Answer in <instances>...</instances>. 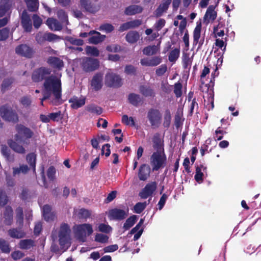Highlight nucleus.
Wrapping results in <instances>:
<instances>
[{
    "label": "nucleus",
    "mask_w": 261,
    "mask_h": 261,
    "mask_svg": "<svg viewBox=\"0 0 261 261\" xmlns=\"http://www.w3.org/2000/svg\"><path fill=\"white\" fill-rule=\"evenodd\" d=\"M4 223L6 225H11L13 222V211L11 206H5L3 212Z\"/></svg>",
    "instance_id": "393cba45"
},
{
    "label": "nucleus",
    "mask_w": 261,
    "mask_h": 261,
    "mask_svg": "<svg viewBox=\"0 0 261 261\" xmlns=\"http://www.w3.org/2000/svg\"><path fill=\"white\" fill-rule=\"evenodd\" d=\"M47 63L54 68L60 70L64 66V62L62 60L56 57H49L47 60Z\"/></svg>",
    "instance_id": "cd10ccee"
},
{
    "label": "nucleus",
    "mask_w": 261,
    "mask_h": 261,
    "mask_svg": "<svg viewBox=\"0 0 261 261\" xmlns=\"http://www.w3.org/2000/svg\"><path fill=\"white\" fill-rule=\"evenodd\" d=\"M33 25L35 29H38L42 23V19L37 14H34L32 16Z\"/></svg>",
    "instance_id": "e2e57ef3"
},
{
    "label": "nucleus",
    "mask_w": 261,
    "mask_h": 261,
    "mask_svg": "<svg viewBox=\"0 0 261 261\" xmlns=\"http://www.w3.org/2000/svg\"><path fill=\"white\" fill-rule=\"evenodd\" d=\"M71 230L68 224L66 223L61 224L59 231V242L62 248L66 247V249L70 245V233Z\"/></svg>",
    "instance_id": "20e7f679"
},
{
    "label": "nucleus",
    "mask_w": 261,
    "mask_h": 261,
    "mask_svg": "<svg viewBox=\"0 0 261 261\" xmlns=\"http://www.w3.org/2000/svg\"><path fill=\"white\" fill-rule=\"evenodd\" d=\"M143 54L146 56H152L157 53V48L155 45H148L144 48Z\"/></svg>",
    "instance_id": "09e8293b"
},
{
    "label": "nucleus",
    "mask_w": 261,
    "mask_h": 261,
    "mask_svg": "<svg viewBox=\"0 0 261 261\" xmlns=\"http://www.w3.org/2000/svg\"><path fill=\"white\" fill-rule=\"evenodd\" d=\"M22 27L26 32H30L32 29V22L30 15L26 10H24L20 15Z\"/></svg>",
    "instance_id": "4468645a"
},
{
    "label": "nucleus",
    "mask_w": 261,
    "mask_h": 261,
    "mask_svg": "<svg viewBox=\"0 0 261 261\" xmlns=\"http://www.w3.org/2000/svg\"><path fill=\"white\" fill-rule=\"evenodd\" d=\"M162 61V57L160 56H154L151 58H144L140 60V63L144 66H156Z\"/></svg>",
    "instance_id": "6ab92c4d"
},
{
    "label": "nucleus",
    "mask_w": 261,
    "mask_h": 261,
    "mask_svg": "<svg viewBox=\"0 0 261 261\" xmlns=\"http://www.w3.org/2000/svg\"><path fill=\"white\" fill-rule=\"evenodd\" d=\"M152 147L155 151L158 152H165L164 149V141L161 138V135L159 133H155L152 139Z\"/></svg>",
    "instance_id": "f3484780"
},
{
    "label": "nucleus",
    "mask_w": 261,
    "mask_h": 261,
    "mask_svg": "<svg viewBox=\"0 0 261 261\" xmlns=\"http://www.w3.org/2000/svg\"><path fill=\"white\" fill-rule=\"evenodd\" d=\"M105 83L107 87L114 88H119L123 84L122 79L120 75L113 72L106 74Z\"/></svg>",
    "instance_id": "0eeeda50"
},
{
    "label": "nucleus",
    "mask_w": 261,
    "mask_h": 261,
    "mask_svg": "<svg viewBox=\"0 0 261 261\" xmlns=\"http://www.w3.org/2000/svg\"><path fill=\"white\" fill-rule=\"evenodd\" d=\"M139 91L145 97H154L155 93L154 90L147 85H141L139 87Z\"/></svg>",
    "instance_id": "473e14b6"
},
{
    "label": "nucleus",
    "mask_w": 261,
    "mask_h": 261,
    "mask_svg": "<svg viewBox=\"0 0 261 261\" xmlns=\"http://www.w3.org/2000/svg\"><path fill=\"white\" fill-rule=\"evenodd\" d=\"M8 202V197L3 188L0 189V206H4Z\"/></svg>",
    "instance_id": "864d4df0"
},
{
    "label": "nucleus",
    "mask_w": 261,
    "mask_h": 261,
    "mask_svg": "<svg viewBox=\"0 0 261 261\" xmlns=\"http://www.w3.org/2000/svg\"><path fill=\"white\" fill-rule=\"evenodd\" d=\"M162 114L155 108L149 109L147 113V118L152 128L158 127L161 123Z\"/></svg>",
    "instance_id": "423d86ee"
},
{
    "label": "nucleus",
    "mask_w": 261,
    "mask_h": 261,
    "mask_svg": "<svg viewBox=\"0 0 261 261\" xmlns=\"http://www.w3.org/2000/svg\"><path fill=\"white\" fill-rule=\"evenodd\" d=\"M215 9V6L213 5H210L207 8L203 17V22L206 24L209 23L211 20L213 21L216 19L217 14Z\"/></svg>",
    "instance_id": "aec40b11"
},
{
    "label": "nucleus",
    "mask_w": 261,
    "mask_h": 261,
    "mask_svg": "<svg viewBox=\"0 0 261 261\" xmlns=\"http://www.w3.org/2000/svg\"><path fill=\"white\" fill-rule=\"evenodd\" d=\"M56 169L54 166H51L48 168L47 170V176L50 181H53L56 179Z\"/></svg>",
    "instance_id": "bf43d9fd"
},
{
    "label": "nucleus",
    "mask_w": 261,
    "mask_h": 261,
    "mask_svg": "<svg viewBox=\"0 0 261 261\" xmlns=\"http://www.w3.org/2000/svg\"><path fill=\"white\" fill-rule=\"evenodd\" d=\"M85 50L87 55H90L94 57H98L99 54L98 49L94 46H87Z\"/></svg>",
    "instance_id": "5fc2aeb1"
},
{
    "label": "nucleus",
    "mask_w": 261,
    "mask_h": 261,
    "mask_svg": "<svg viewBox=\"0 0 261 261\" xmlns=\"http://www.w3.org/2000/svg\"><path fill=\"white\" fill-rule=\"evenodd\" d=\"M171 121V115L170 111L169 109H167L165 111V114L164 115V121H163V126L165 128H169L170 125Z\"/></svg>",
    "instance_id": "de8ad7c7"
},
{
    "label": "nucleus",
    "mask_w": 261,
    "mask_h": 261,
    "mask_svg": "<svg viewBox=\"0 0 261 261\" xmlns=\"http://www.w3.org/2000/svg\"><path fill=\"white\" fill-rule=\"evenodd\" d=\"M86 231L88 236L91 234L93 231L92 226L90 224L84 223L77 226L75 234L79 239L86 236Z\"/></svg>",
    "instance_id": "2eb2a0df"
},
{
    "label": "nucleus",
    "mask_w": 261,
    "mask_h": 261,
    "mask_svg": "<svg viewBox=\"0 0 261 261\" xmlns=\"http://www.w3.org/2000/svg\"><path fill=\"white\" fill-rule=\"evenodd\" d=\"M26 160L30 165L29 168L35 172L36 170V154L33 152L28 154L26 156Z\"/></svg>",
    "instance_id": "a19ab883"
},
{
    "label": "nucleus",
    "mask_w": 261,
    "mask_h": 261,
    "mask_svg": "<svg viewBox=\"0 0 261 261\" xmlns=\"http://www.w3.org/2000/svg\"><path fill=\"white\" fill-rule=\"evenodd\" d=\"M142 7L138 5H133L126 7L124 10V13L128 16H132L136 14L141 13L143 11Z\"/></svg>",
    "instance_id": "2f4dec72"
},
{
    "label": "nucleus",
    "mask_w": 261,
    "mask_h": 261,
    "mask_svg": "<svg viewBox=\"0 0 261 261\" xmlns=\"http://www.w3.org/2000/svg\"><path fill=\"white\" fill-rule=\"evenodd\" d=\"M17 141H14L12 139L8 141V144L9 147L15 152L19 154H25L26 150L25 148L21 145H19Z\"/></svg>",
    "instance_id": "c756f323"
},
{
    "label": "nucleus",
    "mask_w": 261,
    "mask_h": 261,
    "mask_svg": "<svg viewBox=\"0 0 261 261\" xmlns=\"http://www.w3.org/2000/svg\"><path fill=\"white\" fill-rule=\"evenodd\" d=\"M43 96L41 101L50 98L51 93L53 94L55 100H59L62 97V84L61 80L55 76H50L43 83Z\"/></svg>",
    "instance_id": "f257e3e1"
},
{
    "label": "nucleus",
    "mask_w": 261,
    "mask_h": 261,
    "mask_svg": "<svg viewBox=\"0 0 261 261\" xmlns=\"http://www.w3.org/2000/svg\"><path fill=\"white\" fill-rule=\"evenodd\" d=\"M203 170V172H205L206 170V167H204L203 165H200L199 166H197L196 167L195 170V175L194 176L195 180L198 183H201L203 180V172H202Z\"/></svg>",
    "instance_id": "72a5a7b5"
},
{
    "label": "nucleus",
    "mask_w": 261,
    "mask_h": 261,
    "mask_svg": "<svg viewBox=\"0 0 261 261\" xmlns=\"http://www.w3.org/2000/svg\"><path fill=\"white\" fill-rule=\"evenodd\" d=\"M106 49L109 52L117 53L121 50V47L118 44H112L108 45Z\"/></svg>",
    "instance_id": "69168bd1"
},
{
    "label": "nucleus",
    "mask_w": 261,
    "mask_h": 261,
    "mask_svg": "<svg viewBox=\"0 0 261 261\" xmlns=\"http://www.w3.org/2000/svg\"><path fill=\"white\" fill-rule=\"evenodd\" d=\"M13 82L14 79L13 78H8L4 79L1 85L2 92L4 93L6 90H7L9 87L11 86Z\"/></svg>",
    "instance_id": "3c124183"
},
{
    "label": "nucleus",
    "mask_w": 261,
    "mask_h": 261,
    "mask_svg": "<svg viewBox=\"0 0 261 261\" xmlns=\"http://www.w3.org/2000/svg\"><path fill=\"white\" fill-rule=\"evenodd\" d=\"M128 208L125 210L118 208H114L109 211V215L111 219L121 221L125 219L128 216Z\"/></svg>",
    "instance_id": "f8f14e48"
},
{
    "label": "nucleus",
    "mask_w": 261,
    "mask_h": 261,
    "mask_svg": "<svg viewBox=\"0 0 261 261\" xmlns=\"http://www.w3.org/2000/svg\"><path fill=\"white\" fill-rule=\"evenodd\" d=\"M201 22H197L196 27L193 31V44L197 45L201 36Z\"/></svg>",
    "instance_id": "58836bf2"
},
{
    "label": "nucleus",
    "mask_w": 261,
    "mask_h": 261,
    "mask_svg": "<svg viewBox=\"0 0 261 261\" xmlns=\"http://www.w3.org/2000/svg\"><path fill=\"white\" fill-rule=\"evenodd\" d=\"M24 1L30 12H34L38 10L39 6L38 0H24Z\"/></svg>",
    "instance_id": "4c0bfd02"
},
{
    "label": "nucleus",
    "mask_w": 261,
    "mask_h": 261,
    "mask_svg": "<svg viewBox=\"0 0 261 261\" xmlns=\"http://www.w3.org/2000/svg\"><path fill=\"white\" fill-rule=\"evenodd\" d=\"M14 3L13 0H1L0 1V17H2L11 13V9Z\"/></svg>",
    "instance_id": "dca6fc26"
},
{
    "label": "nucleus",
    "mask_w": 261,
    "mask_h": 261,
    "mask_svg": "<svg viewBox=\"0 0 261 261\" xmlns=\"http://www.w3.org/2000/svg\"><path fill=\"white\" fill-rule=\"evenodd\" d=\"M46 24L50 30L54 31H61L62 29V24L54 18H48L46 20Z\"/></svg>",
    "instance_id": "7c9ffc66"
},
{
    "label": "nucleus",
    "mask_w": 261,
    "mask_h": 261,
    "mask_svg": "<svg viewBox=\"0 0 261 261\" xmlns=\"http://www.w3.org/2000/svg\"><path fill=\"white\" fill-rule=\"evenodd\" d=\"M81 8L85 11L94 14L100 8L98 0H80Z\"/></svg>",
    "instance_id": "6e6552de"
},
{
    "label": "nucleus",
    "mask_w": 261,
    "mask_h": 261,
    "mask_svg": "<svg viewBox=\"0 0 261 261\" xmlns=\"http://www.w3.org/2000/svg\"><path fill=\"white\" fill-rule=\"evenodd\" d=\"M35 242L32 239L21 240L19 241V248L23 250H28L35 246Z\"/></svg>",
    "instance_id": "e433bc0d"
},
{
    "label": "nucleus",
    "mask_w": 261,
    "mask_h": 261,
    "mask_svg": "<svg viewBox=\"0 0 261 261\" xmlns=\"http://www.w3.org/2000/svg\"><path fill=\"white\" fill-rule=\"evenodd\" d=\"M99 66V61L96 59L85 58L83 59L82 67L84 71L86 72L94 71Z\"/></svg>",
    "instance_id": "9b49d317"
},
{
    "label": "nucleus",
    "mask_w": 261,
    "mask_h": 261,
    "mask_svg": "<svg viewBox=\"0 0 261 261\" xmlns=\"http://www.w3.org/2000/svg\"><path fill=\"white\" fill-rule=\"evenodd\" d=\"M1 150L2 154L6 158L7 161L10 162L14 161V155L11 154V150L6 145H2Z\"/></svg>",
    "instance_id": "f704fd0d"
},
{
    "label": "nucleus",
    "mask_w": 261,
    "mask_h": 261,
    "mask_svg": "<svg viewBox=\"0 0 261 261\" xmlns=\"http://www.w3.org/2000/svg\"><path fill=\"white\" fill-rule=\"evenodd\" d=\"M140 35L138 32L132 31L128 32L125 36L126 40L129 43H135L139 39Z\"/></svg>",
    "instance_id": "c9c22d12"
},
{
    "label": "nucleus",
    "mask_w": 261,
    "mask_h": 261,
    "mask_svg": "<svg viewBox=\"0 0 261 261\" xmlns=\"http://www.w3.org/2000/svg\"><path fill=\"white\" fill-rule=\"evenodd\" d=\"M19 197L23 201L28 200L32 198L31 192L28 189L26 188H23L21 191V193L20 194Z\"/></svg>",
    "instance_id": "603ef678"
},
{
    "label": "nucleus",
    "mask_w": 261,
    "mask_h": 261,
    "mask_svg": "<svg viewBox=\"0 0 261 261\" xmlns=\"http://www.w3.org/2000/svg\"><path fill=\"white\" fill-rule=\"evenodd\" d=\"M0 116L6 121L16 123L19 120L18 114L8 104L0 107Z\"/></svg>",
    "instance_id": "39448f33"
},
{
    "label": "nucleus",
    "mask_w": 261,
    "mask_h": 261,
    "mask_svg": "<svg viewBox=\"0 0 261 261\" xmlns=\"http://www.w3.org/2000/svg\"><path fill=\"white\" fill-rule=\"evenodd\" d=\"M57 15L62 22L68 21V16L65 11L63 10H59L57 12Z\"/></svg>",
    "instance_id": "338daca9"
},
{
    "label": "nucleus",
    "mask_w": 261,
    "mask_h": 261,
    "mask_svg": "<svg viewBox=\"0 0 261 261\" xmlns=\"http://www.w3.org/2000/svg\"><path fill=\"white\" fill-rule=\"evenodd\" d=\"M69 102L71 103V108L73 109H77L84 105L86 102V98L84 96L78 97L74 96L69 100Z\"/></svg>",
    "instance_id": "4be33fe9"
},
{
    "label": "nucleus",
    "mask_w": 261,
    "mask_h": 261,
    "mask_svg": "<svg viewBox=\"0 0 261 261\" xmlns=\"http://www.w3.org/2000/svg\"><path fill=\"white\" fill-rule=\"evenodd\" d=\"M138 217L136 215H132L128 218L125 222L123 224V228L125 230H128L130 228L137 222Z\"/></svg>",
    "instance_id": "37998d69"
},
{
    "label": "nucleus",
    "mask_w": 261,
    "mask_h": 261,
    "mask_svg": "<svg viewBox=\"0 0 261 261\" xmlns=\"http://www.w3.org/2000/svg\"><path fill=\"white\" fill-rule=\"evenodd\" d=\"M180 55V47L172 49L168 55V60L170 62L175 63Z\"/></svg>",
    "instance_id": "c03bdc74"
},
{
    "label": "nucleus",
    "mask_w": 261,
    "mask_h": 261,
    "mask_svg": "<svg viewBox=\"0 0 261 261\" xmlns=\"http://www.w3.org/2000/svg\"><path fill=\"white\" fill-rule=\"evenodd\" d=\"M122 122L126 125H130L131 126H135V122L133 117H128L127 115H123L122 117Z\"/></svg>",
    "instance_id": "052dcab7"
},
{
    "label": "nucleus",
    "mask_w": 261,
    "mask_h": 261,
    "mask_svg": "<svg viewBox=\"0 0 261 261\" xmlns=\"http://www.w3.org/2000/svg\"><path fill=\"white\" fill-rule=\"evenodd\" d=\"M127 100L129 103L136 107L142 105L143 103L142 97L140 95L134 93L128 94Z\"/></svg>",
    "instance_id": "bb28decb"
},
{
    "label": "nucleus",
    "mask_w": 261,
    "mask_h": 261,
    "mask_svg": "<svg viewBox=\"0 0 261 261\" xmlns=\"http://www.w3.org/2000/svg\"><path fill=\"white\" fill-rule=\"evenodd\" d=\"M16 223L19 226H22L23 224V208L19 206L16 209Z\"/></svg>",
    "instance_id": "49530a36"
},
{
    "label": "nucleus",
    "mask_w": 261,
    "mask_h": 261,
    "mask_svg": "<svg viewBox=\"0 0 261 261\" xmlns=\"http://www.w3.org/2000/svg\"><path fill=\"white\" fill-rule=\"evenodd\" d=\"M0 250L4 253L8 254L11 251V247L9 243L4 239H0Z\"/></svg>",
    "instance_id": "a18cd8bd"
},
{
    "label": "nucleus",
    "mask_w": 261,
    "mask_h": 261,
    "mask_svg": "<svg viewBox=\"0 0 261 261\" xmlns=\"http://www.w3.org/2000/svg\"><path fill=\"white\" fill-rule=\"evenodd\" d=\"M9 236L13 239H21L25 236V232L20 228H13L8 230Z\"/></svg>",
    "instance_id": "c85d7f7f"
},
{
    "label": "nucleus",
    "mask_w": 261,
    "mask_h": 261,
    "mask_svg": "<svg viewBox=\"0 0 261 261\" xmlns=\"http://www.w3.org/2000/svg\"><path fill=\"white\" fill-rule=\"evenodd\" d=\"M17 134L14 136L16 141H23L24 144H29L30 142L27 140L32 138L34 135L33 132L29 127L22 124H17L16 126Z\"/></svg>",
    "instance_id": "7ed1b4c3"
},
{
    "label": "nucleus",
    "mask_w": 261,
    "mask_h": 261,
    "mask_svg": "<svg viewBox=\"0 0 261 261\" xmlns=\"http://www.w3.org/2000/svg\"><path fill=\"white\" fill-rule=\"evenodd\" d=\"M146 202H138L134 206V212L137 214L141 213L146 207Z\"/></svg>",
    "instance_id": "6e6d98bb"
},
{
    "label": "nucleus",
    "mask_w": 261,
    "mask_h": 261,
    "mask_svg": "<svg viewBox=\"0 0 261 261\" xmlns=\"http://www.w3.org/2000/svg\"><path fill=\"white\" fill-rule=\"evenodd\" d=\"M86 110L91 113L99 115L102 113L101 107L96 106L94 104L88 105L86 107Z\"/></svg>",
    "instance_id": "79ce46f5"
},
{
    "label": "nucleus",
    "mask_w": 261,
    "mask_h": 261,
    "mask_svg": "<svg viewBox=\"0 0 261 261\" xmlns=\"http://www.w3.org/2000/svg\"><path fill=\"white\" fill-rule=\"evenodd\" d=\"M172 0H163L162 3L158 6L154 12V15L158 18L161 16L163 13L166 12Z\"/></svg>",
    "instance_id": "5701e85b"
},
{
    "label": "nucleus",
    "mask_w": 261,
    "mask_h": 261,
    "mask_svg": "<svg viewBox=\"0 0 261 261\" xmlns=\"http://www.w3.org/2000/svg\"><path fill=\"white\" fill-rule=\"evenodd\" d=\"M182 84L179 81L174 84L173 92L176 98L180 97L182 96Z\"/></svg>",
    "instance_id": "8fccbe9b"
},
{
    "label": "nucleus",
    "mask_w": 261,
    "mask_h": 261,
    "mask_svg": "<svg viewBox=\"0 0 261 261\" xmlns=\"http://www.w3.org/2000/svg\"><path fill=\"white\" fill-rule=\"evenodd\" d=\"M109 237L102 233H97L95 237V241L101 243H106L108 241Z\"/></svg>",
    "instance_id": "680f3d73"
},
{
    "label": "nucleus",
    "mask_w": 261,
    "mask_h": 261,
    "mask_svg": "<svg viewBox=\"0 0 261 261\" xmlns=\"http://www.w3.org/2000/svg\"><path fill=\"white\" fill-rule=\"evenodd\" d=\"M10 30L8 28H4L0 30V41L6 40L9 37Z\"/></svg>",
    "instance_id": "0e129e2a"
},
{
    "label": "nucleus",
    "mask_w": 261,
    "mask_h": 261,
    "mask_svg": "<svg viewBox=\"0 0 261 261\" xmlns=\"http://www.w3.org/2000/svg\"><path fill=\"white\" fill-rule=\"evenodd\" d=\"M157 188V183L155 181H152L146 185L145 187L142 189L139 194V196L142 199H146L151 196L155 191Z\"/></svg>",
    "instance_id": "ddd939ff"
},
{
    "label": "nucleus",
    "mask_w": 261,
    "mask_h": 261,
    "mask_svg": "<svg viewBox=\"0 0 261 261\" xmlns=\"http://www.w3.org/2000/svg\"><path fill=\"white\" fill-rule=\"evenodd\" d=\"M150 162L153 171H156L161 168H164L167 162L165 152H153L150 156Z\"/></svg>",
    "instance_id": "f03ea898"
},
{
    "label": "nucleus",
    "mask_w": 261,
    "mask_h": 261,
    "mask_svg": "<svg viewBox=\"0 0 261 261\" xmlns=\"http://www.w3.org/2000/svg\"><path fill=\"white\" fill-rule=\"evenodd\" d=\"M16 54L26 58H32L35 53L33 48L26 44H21L15 48Z\"/></svg>",
    "instance_id": "9d476101"
},
{
    "label": "nucleus",
    "mask_w": 261,
    "mask_h": 261,
    "mask_svg": "<svg viewBox=\"0 0 261 261\" xmlns=\"http://www.w3.org/2000/svg\"><path fill=\"white\" fill-rule=\"evenodd\" d=\"M167 66L166 64H162L155 70V73L158 76H162L167 71Z\"/></svg>",
    "instance_id": "774afa93"
},
{
    "label": "nucleus",
    "mask_w": 261,
    "mask_h": 261,
    "mask_svg": "<svg viewBox=\"0 0 261 261\" xmlns=\"http://www.w3.org/2000/svg\"><path fill=\"white\" fill-rule=\"evenodd\" d=\"M66 40L72 45L82 46L84 44V41L82 39L74 38L71 36L67 37Z\"/></svg>",
    "instance_id": "4d7b16f0"
},
{
    "label": "nucleus",
    "mask_w": 261,
    "mask_h": 261,
    "mask_svg": "<svg viewBox=\"0 0 261 261\" xmlns=\"http://www.w3.org/2000/svg\"><path fill=\"white\" fill-rule=\"evenodd\" d=\"M51 70L45 67H41L34 70L32 74V80L34 82L38 83L45 80L49 76Z\"/></svg>",
    "instance_id": "1a4fd4ad"
},
{
    "label": "nucleus",
    "mask_w": 261,
    "mask_h": 261,
    "mask_svg": "<svg viewBox=\"0 0 261 261\" xmlns=\"http://www.w3.org/2000/svg\"><path fill=\"white\" fill-rule=\"evenodd\" d=\"M103 74L97 72L94 75L91 81V86L95 91L100 90L103 86Z\"/></svg>",
    "instance_id": "a211bd4d"
},
{
    "label": "nucleus",
    "mask_w": 261,
    "mask_h": 261,
    "mask_svg": "<svg viewBox=\"0 0 261 261\" xmlns=\"http://www.w3.org/2000/svg\"><path fill=\"white\" fill-rule=\"evenodd\" d=\"M150 168L149 166L145 164H142L139 168L138 172V177L140 180L145 181L149 176Z\"/></svg>",
    "instance_id": "a878e982"
},
{
    "label": "nucleus",
    "mask_w": 261,
    "mask_h": 261,
    "mask_svg": "<svg viewBox=\"0 0 261 261\" xmlns=\"http://www.w3.org/2000/svg\"><path fill=\"white\" fill-rule=\"evenodd\" d=\"M42 216L47 222L53 221L56 217V214L51 211V207L48 204H45L42 207Z\"/></svg>",
    "instance_id": "412c9836"
},
{
    "label": "nucleus",
    "mask_w": 261,
    "mask_h": 261,
    "mask_svg": "<svg viewBox=\"0 0 261 261\" xmlns=\"http://www.w3.org/2000/svg\"><path fill=\"white\" fill-rule=\"evenodd\" d=\"M30 170L27 165H21L19 167L13 168V175L15 176L19 175L20 174H26Z\"/></svg>",
    "instance_id": "ea45409f"
},
{
    "label": "nucleus",
    "mask_w": 261,
    "mask_h": 261,
    "mask_svg": "<svg viewBox=\"0 0 261 261\" xmlns=\"http://www.w3.org/2000/svg\"><path fill=\"white\" fill-rule=\"evenodd\" d=\"M99 30L101 31H105L107 33H109L114 30V27L110 23H106L101 24L99 27Z\"/></svg>",
    "instance_id": "13d9d810"
},
{
    "label": "nucleus",
    "mask_w": 261,
    "mask_h": 261,
    "mask_svg": "<svg viewBox=\"0 0 261 261\" xmlns=\"http://www.w3.org/2000/svg\"><path fill=\"white\" fill-rule=\"evenodd\" d=\"M89 34L91 36L88 39L89 42L94 44H97L102 42L106 38V36L101 35V34L95 31L92 30L90 31Z\"/></svg>",
    "instance_id": "b1692460"
}]
</instances>
